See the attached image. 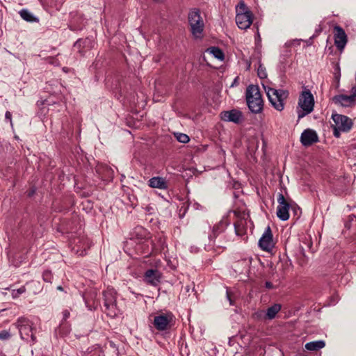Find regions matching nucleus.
Returning <instances> with one entry per match:
<instances>
[{
  "instance_id": "f257e3e1",
  "label": "nucleus",
  "mask_w": 356,
  "mask_h": 356,
  "mask_svg": "<svg viewBox=\"0 0 356 356\" xmlns=\"http://www.w3.org/2000/svg\"><path fill=\"white\" fill-rule=\"evenodd\" d=\"M248 108L254 113H259L264 108V101L258 86L250 85L245 91Z\"/></svg>"
},
{
  "instance_id": "f03ea898",
  "label": "nucleus",
  "mask_w": 356,
  "mask_h": 356,
  "mask_svg": "<svg viewBox=\"0 0 356 356\" xmlns=\"http://www.w3.org/2000/svg\"><path fill=\"white\" fill-rule=\"evenodd\" d=\"M297 114L298 120L311 113L314 107V98L309 89L304 88L298 98Z\"/></svg>"
},
{
  "instance_id": "7ed1b4c3",
  "label": "nucleus",
  "mask_w": 356,
  "mask_h": 356,
  "mask_svg": "<svg viewBox=\"0 0 356 356\" xmlns=\"http://www.w3.org/2000/svg\"><path fill=\"white\" fill-rule=\"evenodd\" d=\"M262 85L272 106L277 111H282L284 107V102L288 96V92L282 90H276L264 83Z\"/></svg>"
},
{
  "instance_id": "20e7f679",
  "label": "nucleus",
  "mask_w": 356,
  "mask_h": 356,
  "mask_svg": "<svg viewBox=\"0 0 356 356\" xmlns=\"http://www.w3.org/2000/svg\"><path fill=\"white\" fill-rule=\"evenodd\" d=\"M188 21L191 32L195 38H201L204 28V23L198 9L194 8L189 11Z\"/></svg>"
},
{
  "instance_id": "39448f33",
  "label": "nucleus",
  "mask_w": 356,
  "mask_h": 356,
  "mask_svg": "<svg viewBox=\"0 0 356 356\" xmlns=\"http://www.w3.org/2000/svg\"><path fill=\"white\" fill-rule=\"evenodd\" d=\"M236 10V23L238 27L244 30L248 29L252 23L253 15L252 12L248 10L243 1H241L237 5Z\"/></svg>"
},
{
  "instance_id": "423d86ee",
  "label": "nucleus",
  "mask_w": 356,
  "mask_h": 356,
  "mask_svg": "<svg viewBox=\"0 0 356 356\" xmlns=\"http://www.w3.org/2000/svg\"><path fill=\"white\" fill-rule=\"evenodd\" d=\"M15 325L19 330L21 338L26 341L35 343L36 337L34 334L33 323L27 318L20 317L15 323Z\"/></svg>"
},
{
  "instance_id": "0eeeda50",
  "label": "nucleus",
  "mask_w": 356,
  "mask_h": 356,
  "mask_svg": "<svg viewBox=\"0 0 356 356\" xmlns=\"http://www.w3.org/2000/svg\"><path fill=\"white\" fill-rule=\"evenodd\" d=\"M174 319L171 312L161 313L154 316L153 325L158 331H165L172 327Z\"/></svg>"
},
{
  "instance_id": "6e6552de",
  "label": "nucleus",
  "mask_w": 356,
  "mask_h": 356,
  "mask_svg": "<svg viewBox=\"0 0 356 356\" xmlns=\"http://www.w3.org/2000/svg\"><path fill=\"white\" fill-rule=\"evenodd\" d=\"M104 307L107 315L114 317L118 315L115 293L113 289H108L103 293Z\"/></svg>"
},
{
  "instance_id": "1a4fd4ad",
  "label": "nucleus",
  "mask_w": 356,
  "mask_h": 356,
  "mask_svg": "<svg viewBox=\"0 0 356 356\" xmlns=\"http://www.w3.org/2000/svg\"><path fill=\"white\" fill-rule=\"evenodd\" d=\"M332 119L333 120L337 128L340 129L342 132H348L353 127L352 120L346 115L332 113Z\"/></svg>"
},
{
  "instance_id": "9d476101",
  "label": "nucleus",
  "mask_w": 356,
  "mask_h": 356,
  "mask_svg": "<svg viewBox=\"0 0 356 356\" xmlns=\"http://www.w3.org/2000/svg\"><path fill=\"white\" fill-rule=\"evenodd\" d=\"M333 102L343 107H349L354 105L356 102V87L352 88L350 95H338L333 97Z\"/></svg>"
},
{
  "instance_id": "9b49d317",
  "label": "nucleus",
  "mask_w": 356,
  "mask_h": 356,
  "mask_svg": "<svg viewBox=\"0 0 356 356\" xmlns=\"http://www.w3.org/2000/svg\"><path fill=\"white\" fill-rule=\"evenodd\" d=\"M277 202V216L282 220H288L289 218V203L286 201L283 194H279Z\"/></svg>"
},
{
  "instance_id": "f8f14e48",
  "label": "nucleus",
  "mask_w": 356,
  "mask_h": 356,
  "mask_svg": "<svg viewBox=\"0 0 356 356\" xmlns=\"http://www.w3.org/2000/svg\"><path fill=\"white\" fill-rule=\"evenodd\" d=\"M259 246L265 251H270L274 246L271 229L268 226L259 241Z\"/></svg>"
},
{
  "instance_id": "ddd939ff",
  "label": "nucleus",
  "mask_w": 356,
  "mask_h": 356,
  "mask_svg": "<svg viewBox=\"0 0 356 356\" xmlns=\"http://www.w3.org/2000/svg\"><path fill=\"white\" fill-rule=\"evenodd\" d=\"M334 38L335 46L341 51L348 42L345 31L341 26H335L334 27Z\"/></svg>"
},
{
  "instance_id": "4468645a",
  "label": "nucleus",
  "mask_w": 356,
  "mask_h": 356,
  "mask_svg": "<svg viewBox=\"0 0 356 356\" xmlns=\"http://www.w3.org/2000/svg\"><path fill=\"white\" fill-rule=\"evenodd\" d=\"M161 273L155 269H149L144 274V282L153 286H156L161 282Z\"/></svg>"
},
{
  "instance_id": "2eb2a0df",
  "label": "nucleus",
  "mask_w": 356,
  "mask_h": 356,
  "mask_svg": "<svg viewBox=\"0 0 356 356\" xmlns=\"http://www.w3.org/2000/svg\"><path fill=\"white\" fill-rule=\"evenodd\" d=\"M281 305L274 304L271 307H268L266 312L260 311L255 313L257 318L263 320H272L275 318L277 314L281 309Z\"/></svg>"
},
{
  "instance_id": "dca6fc26",
  "label": "nucleus",
  "mask_w": 356,
  "mask_h": 356,
  "mask_svg": "<svg viewBox=\"0 0 356 356\" xmlns=\"http://www.w3.org/2000/svg\"><path fill=\"white\" fill-rule=\"evenodd\" d=\"M220 118L225 122H232L238 124L242 121L243 115L240 111L233 109L222 112Z\"/></svg>"
},
{
  "instance_id": "f3484780",
  "label": "nucleus",
  "mask_w": 356,
  "mask_h": 356,
  "mask_svg": "<svg viewBox=\"0 0 356 356\" xmlns=\"http://www.w3.org/2000/svg\"><path fill=\"white\" fill-rule=\"evenodd\" d=\"M300 141L304 146H310L318 141V137L315 131L307 129L302 133Z\"/></svg>"
},
{
  "instance_id": "a211bd4d",
  "label": "nucleus",
  "mask_w": 356,
  "mask_h": 356,
  "mask_svg": "<svg viewBox=\"0 0 356 356\" xmlns=\"http://www.w3.org/2000/svg\"><path fill=\"white\" fill-rule=\"evenodd\" d=\"M224 229L225 227L224 224L222 222H219L218 224L215 225L213 227L212 233L209 235V238L211 241H213V245H216L217 247H222V245L220 243H216V239L219 234L223 232Z\"/></svg>"
},
{
  "instance_id": "6ab92c4d",
  "label": "nucleus",
  "mask_w": 356,
  "mask_h": 356,
  "mask_svg": "<svg viewBox=\"0 0 356 356\" xmlns=\"http://www.w3.org/2000/svg\"><path fill=\"white\" fill-rule=\"evenodd\" d=\"M148 185L151 188L165 190L168 188V184L165 179L161 177H154L148 181Z\"/></svg>"
},
{
  "instance_id": "aec40b11",
  "label": "nucleus",
  "mask_w": 356,
  "mask_h": 356,
  "mask_svg": "<svg viewBox=\"0 0 356 356\" xmlns=\"http://www.w3.org/2000/svg\"><path fill=\"white\" fill-rule=\"evenodd\" d=\"M325 346V343L323 340L314 341L311 342H308L305 344V348L308 350L311 351H316Z\"/></svg>"
},
{
  "instance_id": "412c9836",
  "label": "nucleus",
  "mask_w": 356,
  "mask_h": 356,
  "mask_svg": "<svg viewBox=\"0 0 356 356\" xmlns=\"http://www.w3.org/2000/svg\"><path fill=\"white\" fill-rule=\"evenodd\" d=\"M21 17L26 22H38L37 17H34L33 15L26 9H22L19 11Z\"/></svg>"
},
{
  "instance_id": "4be33fe9",
  "label": "nucleus",
  "mask_w": 356,
  "mask_h": 356,
  "mask_svg": "<svg viewBox=\"0 0 356 356\" xmlns=\"http://www.w3.org/2000/svg\"><path fill=\"white\" fill-rule=\"evenodd\" d=\"M291 211H292L295 220H298L302 214V210L300 207L291 200Z\"/></svg>"
},
{
  "instance_id": "5701e85b",
  "label": "nucleus",
  "mask_w": 356,
  "mask_h": 356,
  "mask_svg": "<svg viewBox=\"0 0 356 356\" xmlns=\"http://www.w3.org/2000/svg\"><path fill=\"white\" fill-rule=\"evenodd\" d=\"M297 261L302 267L306 266L308 263V258L306 257L302 247H301L300 252L297 254Z\"/></svg>"
},
{
  "instance_id": "b1692460",
  "label": "nucleus",
  "mask_w": 356,
  "mask_h": 356,
  "mask_svg": "<svg viewBox=\"0 0 356 356\" xmlns=\"http://www.w3.org/2000/svg\"><path fill=\"white\" fill-rule=\"evenodd\" d=\"M207 51L212 54L215 58L219 59V60H223L224 58V54L222 51L219 49L218 47H211L207 49Z\"/></svg>"
},
{
  "instance_id": "393cba45",
  "label": "nucleus",
  "mask_w": 356,
  "mask_h": 356,
  "mask_svg": "<svg viewBox=\"0 0 356 356\" xmlns=\"http://www.w3.org/2000/svg\"><path fill=\"white\" fill-rule=\"evenodd\" d=\"M177 140L182 143H186L190 140L188 135L182 133H177L175 134Z\"/></svg>"
},
{
  "instance_id": "a878e982",
  "label": "nucleus",
  "mask_w": 356,
  "mask_h": 356,
  "mask_svg": "<svg viewBox=\"0 0 356 356\" xmlns=\"http://www.w3.org/2000/svg\"><path fill=\"white\" fill-rule=\"evenodd\" d=\"M257 74H258V76L261 79H266L267 77V72H266V67L261 64L259 65V67L257 68Z\"/></svg>"
},
{
  "instance_id": "bb28decb",
  "label": "nucleus",
  "mask_w": 356,
  "mask_h": 356,
  "mask_svg": "<svg viewBox=\"0 0 356 356\" xmlns=\"http://www.w3.org/2000/svg\"><path fill=\"white\" fill-rule=\"evenodd\" d=\"M26 291L25 286H22L18 289H13L11 292V296L13 298H18L20 295L24 293Z\"/></svg>"
},
{
  "instance_id": "cd10ccee",
  "label": "nucleus",
  "mask_w": 356,
  "mask_h": 356,
  "mask_svg": "<svg viewBox=\"0 0 356 356\" xmlns=\"http://www.w3.org/2000/svg\"><path fill=\"white\" fill-rule=\"evenodd\" d=\"M42 279L46 282L51 283L53 280V275L50 270H44L42 273Z\"/></svg>"
},
{
  "instance_id": "c85d7f7f",
  "label": "nucleus",
  "mask_w": 356,
  "mask_h": 356,
  "mask_svg": "<svg viewBox=\"0 0 356 356\" xmlns=\"http://www.w3.org/2000/svg\"><path fill=\"white\" fill-rule=\"evenodd\" d=\"M11 334L8 330H2L0 332V339L6 340L10 337Z\"/></svg>"
},
{
  "instance_id": "c756f323",
  "label": "nucleus",
  "mask_w": 356,
  "mask_h": 356,
  "mask_svg": "<svg viewBox=\"0 0 356 356\" xmlns=\"http://www.w3.org/2000/svg\"><path fill=\"white\" fill-rule=\"evenodd\" d=\"M235 232L238 236H243L244 234L243 227H241L239 225L234 223Z\"/></svg>"
},
{
  "instance_id": "7c9ffc66",
  "label": "nucleus",
  "mask_w": 356,
  "mask_h": 356,
  "mask_svg": "<svg viewBox=\"0 0 356 356\" xmlns=\"http://www.w3.org/2000/svg\"><path fill=\"white\" fill-rule=\"evenodd\" d=\"M332 127L333 129V135L336 138H339L341 136V132L342 131L340 129L337 128L335 125H332Z\"/></svg>"
},
{
  "instance_id": "2f4dec72",
  "label": "nucleus",
  "mask_w": 356,
  "mask_h": 356,
  "mask_svg": "<svg viewBox=\"0 0 356 356\" xmlns=\"http://www.w3.org/2000/svg\"><path fill=\"white\" fill-rule=\"evenodd\" d=\"M65 327H66L65 325H61L60 326V327L58 328L60 334H61L62 336L66 334L68 332L67 328Z\"/></svg>"
},
{
  "instance_id": "473e14b6",
  "label": "nucleus",
  "mask_w": 356,
  "mask_h": 356,
  "mask_svg": "<svg viewBox=\"0 0 356 356\" xmlns=\"http://www.w3.org/2000/svg\"><path fill=\"white\" fill-rule=\"evenodd\" d=\"M5 118H6V120L9 121L10 126L13 127V121H12V114L10 111L6 112Z\"/></svg>"
},
{
  "instance_id": "72a5a7b5",
  "label": "nucleus",
  "mask_w": 356,
  "mask_h": 356,
  "mask_svg": "<svg viewBox=\"0 0 356 356\" xmlns=\"http://www.w3.org/2000/svg\"><path fill=\"white\" fill-rule=\"evenodd\" d=\"M70 315V311L68 309L64 310L63 312V320H66L67 318H68Z\"/></svg>"
},
{
  "instance_id": "f704fd0d",
  "label": "nucleus",
  "mask_w": 356,
  "mask_h": 356,
  "mask_svg": "<svg viewBox=\"0 0 356 356\" xmlns=\"http://www.w3.org/2000/svg\"><path fill=\"white\" fill-rule=\"evenodd\" d=\"M287 60H288L287 54L282 55V56H281L280 63H281L282 64H284V63H287Z\"/></svg>"
},
{
  "instance_id": "c9c22d12",
  "label": "nucleus",
  "mask_w": 356,
  "mask_h": 356,
  "mask_svg": "<svg viewBox=\"0 0 356 356\" xmlns=\"http://www.w3.org/2000/svg\"><path fill=\"white\" fill-rule=\"evenodd\" d=\"M314 37H315V35H313L312 37H310V38H309V40H307V41H306V43H307V46H310V45H312V40H313V39L314 38Z\"/></svg>"
},
{
  "instance_id": "e433bc0d",
  "label": "nucleus",
  "mask_w": 356,
  "mask_h": 356,
  "mask_svg": "<svg viewBox=\"0 0 356 356\" xmlns=\"http://www.w3.org/2000/svg\"><path fill=\"white\" fill-rule=\"evenodd\" d=\"M348 218H349V221L348 222H350V223H352L354 221L356 222V217L354 215H350L348 216Z\"/></svg>"
},
{
  "instance_id": "4c0bfd02",
  "label": "nucleus",
  "mask_w": 356,
  "mask_h": 356,
  "mask_svg": "<svg viewBox=\"0 0 356 356\" xmlns=\"http://www.w3.org/2000/svg\"><path fill=\"white\" fill-rule=\"evenodd\" d=\"M227 299L229 301V304L231 305H233V300L231 299L230 294H229V292L228 291H227Z\"/></svg>"
},
{
  "instance_id": "58836bf2",
  "label": "nucleus",
  "mask_w": 356,
  "mask_h": 356,
  "mask_svg": "<svg viewBox=\"0 0 356 356\" xmlns=\"http://www.w3.org/2000/svg\"><path fill=\"white\" fill-rule=\"evenodd\" d=\"M266 287L268 288V289H271L273 287V284L269 282H266Z\"/></svg>"
},
{
  "instance_id": "ea45409f",
  "label": "nucleus",
  "mask_w": 356,
  "mask_h": 356,
  "mask_svg": "<svg viewBox=\"0 0 356 356\" xmlns=\"http://www.w3.org/2000/svg\"><path fill=\"white\" fill-rule=\"evenodd\" d=\"M345 227L347 229H350V222H346Z\"/></svg>"
},
{
  "instance_id": "a19ab883",
  "label": "nucleus",
  "mask_w": 356,
  "mask_h": 356,
  "mask_svg": "<svg viewBox=\"0 0 356 356\" xmlns=\"http://www.w3.org/2000/svg\"><path fill=\"white\" fill-rule=\"evenodd\" d=\"M155 2H157V3H163L164 2L165 0H153Z\"/></svg>"
},
{
  "instance_id": "79ce46f5",
  "label": "nucleus",
  "mask_w": 356,
  "mask_h": 356,
  "mask_svg": "<svg viewBox=\"0 0 356 356\" xmlns=\"http://www.w3.org/2000/svg\"><path fill=\"white\" fill-rule=\"evenodd\" d=\"M57 289L59 290V291H63V287L61 286H58L57 287Z\"/></svg>"
}]
</instances>
